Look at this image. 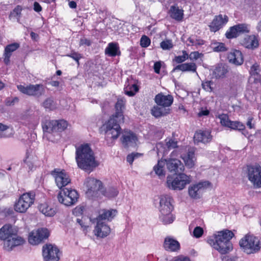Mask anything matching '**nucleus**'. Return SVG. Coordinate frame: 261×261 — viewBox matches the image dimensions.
Wrapping results in <instances>:
<instances>
[{"label":"nucleus","mask_w":261,"mask_h":261,"mask_svg":"<svg viewBox=\"0 0 261 261\" xmlns=\"http://www.w3.org/2000/svg\"><path fill=\"white\" fill-rule=\"evenodd\" d=\"M42 106L46 109L49 111H53L57 108L56 102L52 98H46L42 103Z\"/></svg>","instance_id":"nucleus-43"},{"label":"nucleus","mask_w":261,"mask_h":261,"mask_svg":"<svg viewBox=\"0 0 261 261\" xmlns=\"http://www.w3.org/2000/svg\"><path fill=\"white\" fill-rule=\"evenodd\" d=\"M0 240L4 241V248L7 251H11L14 247L25 243L24 239L18 236L10 224L4 225L0 229Z\"/></svg>","instance_id":"nucleus-4"},{"label":"nucleus","mask_w":261,"mask_h":261,"mask_svg":"<svg viewBox=\"0 0 261 261\" xmlns=\"http://www.w3.org/2000/svg\"><path fill=\"white\" fill-rule=\"evenodd\" d=\"M164 165L165 162L164 161L159 160L158 164L153 167V170L155 174L160 177L165 176V172L164 170Z\"/></svg>","instance_id":"nucleus-42"},{"label":"nucleus","mask_w":261,"mask_h":261,"mask_svg":"<svg viewBox=\"0 0 261 261\" xmlns=\"http://www.w3.org/2000/svg\"><path fill=\"white\" fill-rule=\"evenodd\" d=\"M166 167L168 171L175 174L183 172L185 166L181 161L177 159L169 158L165 160Z\"/></svg>","instance_id":"nucleus-19"},{"label":"nucleus","mask_w":261,"mask_h":261,"mask_svg":"<svg viewBox=\"0 0 261 261\" xmlns=\"http://www.w3.org/2000/svg\"><path fill=\"white\" fill-rule=\"evenodd\" d=\"M51 174L55 177L57 186L61 190L70 182L68 175L64 170L59 171V169H55Z\"/></svg>","instance_id":"nucleus-16"},{"label":"nucleus","mask_w":261,"mask_h":261,"mask_svg":"<svg viewBox=\"0 0 261 261\" xmlns=\"http://www.w3.org/2000/svg\"><path fill=\"white\" fill-rule=\"evenodd\" d=\"M200 55L198 51H193L189 55V58L191 60H196L200 57Z\"/></svg>","instance_id":"nucleus-57"},{"label":"nucleus","mask_w":261,"mask_h":261,"mask_svg":"<svg viewBox=\"0 0 261 261\" xmlns=\"http://www.w3.org/2000/svg\"><path fill=\"white\" fill-rule=\"evenodd\" d=\"M182 55L175 56L173 61L176 63L180 64L189 58V55L186 50H182Z\"/></svg>","instance_id":"nucleus-45"},{"label":"nucleus","mask_w":261,"mask_h":261,"mask_svg":"<svg viewBox=\"0 0 261 261\" xmlns=\"http://www.w3.org/2000/svg\"><path fill=\"white\" fill-rule=\"evenodd\" d=\"M101 193L104 196L111 198L116 197L119 193V191L115 187H109L106 188H102Z\"/></svg>","instance_id":"nucleus-39"},{"label":"nucleus","mask_w":261,"mask_h":261,"mask_svg":"<svg viewBox=\"0 0 261 261\" xmlns=\"http://www.w3.org/2000/svg\"><path fill=\"white\" fill-rule=\"evenodd\" d=\"M55 121L56 122L54 124L55 133L62 132L67 128L68 123L66 120L63 119L55 120Z\"/></svg>","instance_id":"nucleus-40"},{"label":"nucleus","mask_w":261,"mask_h":261,"mask_svg":"<svg viewBox=\"0 0 261 261\" xmlns=\"http://www.w3.org/2000/svg\"><path fill=\"white\" fill-rule=\"evenodd\" d=\"M17 88L19 91L24 94L29 96H37L38 97L41 95V91H43V85L40 84H30L27 86L20 85L17 86Z\"/></svg>","instance_id":"nucleus-17"},{"label":"nucleus","mask_w":261,"mask_h":261,"mask_svg":"<svg viewBox=\"0 0 261 261\" xmlns=\"http://www.w3.org/2000/svg\"><path fill=\"white\" fill-rule=\"evenodd\" d=\"M212 139L211 132L208 130H199L196 132L194 136L195 143L202 142L206 143L210 142Z\"/></svg>","instance_id":"nucleus-25"},{"label":"nucleus","mask_w":261,"mask_h":261,"mask_svg":"<svg viewBox=\"0 0 261 261\" xmlns=\"http://www.w3.org/2000/svg\"><path fill=\"white\" fill-rule=\"evenodd\" d=\"M241 44L245 47L254 49L258 47L259 43L257 37L255 35H247L241 41Z\"/></svg>","instance_id":"nucleus-24"},{"label":"nucleus","mask_w":261,"mask_h":261,"mask_svg":"<svg viewBox=\"0 0 261 261\" xmlns=\"http://www.w3.org/2000/svg\"><path fill=\"white\" fill-rule=\"evenodd\" d=\"M22 7L20 5H17L15 8L10 12L9 16L10 19L15 18L21 14L22 11Z\"/></svg>","instance_id":"nucleus-48"},{"label":"nucleus","mask_w":261,"mask_h":261,"mask_svg":"<svg viewBox=\"0 0 261 261\" xmlns=\"http://www.w3.org/2000/svg\"><path fill=\"white\" fill-rule=\"evenodd\" d=\"M55 122V120L50 119H46L42 121L41 125L43 132L49 134L55 133L54 129Z\"/></svg>","instance_id":"nucleus-38"},{"label":"nucleus","mask_w":261,"mask_h":261,"mask_svg":"<svg viewBox=\"0 0 261 261\" xmlns=\"http://www.w3.org/2000/svg\"><path fill=\"white\" fill-rule=\"evenodd\" d=\"M66 56L74 60L76 62L78 66L80 65L79 60L83 57L81 54L74 51H72L70 54L66 55Z\"/></svg>","instance_id":"nucleus-47"},{"label":"nucleus","mask_w":261,"mask_h":261,"mask_svg":"<svg viewBox=\"0 0 261 261\" xmlns=\"http://www.w3.org/2000/svg\"><path fill=\"white\" fill-rule=\"evenodd\" d=\"M260 71V66L257 63H255L251 66L249 73L251 76L254 78V82L255 83L261 82Z\"/></svg>","instance_id":"nucleus-36"},{"label":"nucleus","mask_w":261,"mask_h":261,"mask_svg":"<svg viewBox=\"0 0 261 261\" xmlns=\"http://www.w3.org/2000/svg\"><path fill=\"white\" fill-rule=\"evenodd\" d=\"M214 85V82L212 81L205 80L202 81V88L206 91L212 92L213 88L212 86Z\"/></svg>","instance_id":"nucleus-46"},{"label":"nucleus","mask_w":261,"mask_h":261,"mask_svg":"<svg viewBox=\"0 0 261 261\" xmlns=\"http://www.w3.org/2000/svg\"><path fill=\"white\" fill-rule=\"evenodd\" d=\"M139 89L138 86L134 83L133 78L127 79L124 88L125 94L129 96H133L139 91Z\"/></svg>","instance_id":"nucleus-30"},{"label":"nucleus","mask_w":261,"mask_h":261,"mask_svg":"<svg viewBox=\"0 0 261 261\" xmlns=\"http://www.w3.org/2000/svg\"><path fill=\"white\" fill-rule=\"evenodd\" d=\"M81 44H86L87 46H90L91 44V41L87 39H82L81 40Z\"/></svg>","instance_id":"nucleus-63"},{"label":"nucleus","mask_w":261,"mask_h":261,"mask_svg":"<svg viewBox=\"0 0 261 261\" xmlns=\"http://www.w3.org/2000/svg\"><path fill=\"white\" fill-rule=\"evenodd\" d=\"M168 13L171 18L178 22H180L183 20L184 10L182 9H179L177 4H174L170 7Z\"/></svg>","instance_id":"nucleus-29"},{"label":"nucleus","mask_w":261,"mask_h":261,"mask_svg":"<svg viewBox=\"0 0 261 261\" xmlns=\"http://www.w3.org/2000/svg\"><path fill=\"white\" fill-rule=\"evenodd\" d=\"M227 59L229 63L237 66L242 65L244 62L242 52L237 49H233L229 53Z\"/></svg>","instance_id":"nucleus-22"},{"label":"nucleus","mask_w":261,"mask_h":261,"mask_svg":"<svg viewBox=\"0 0 261 261\" xmlns=\"http://www.w3.org/2000/svg\"><path fill=\"white\" fill-rule=\"evenodd\" d=\"M49 236V231L46 228H38L36 231H32L28 237L29 242L33 245H38Z\"/></svg>","instance_id":"nucleus-14"},{"label":"nucleus","mask_w":261,"mask_h":261,"mask_svg":"<svg viewBox=\"0 0 261 261\" xmlns=\"http://www.w3.org/2000/svg\"><path fill=\"white\" fill-rule=\"evenodd\" d=\"M161 68V63L160 62H156L153 65V69L156 73H160Z\"/></svg>","instance_id":"nucleus-59"},{"label":"nucleus","mask_w":261,"mask_h":261,"mask_svg":"<svg viewBox=\"0 0 261 261\" xmlns=\"http://www.w3.org/2000/svg\"><path fill=\"white\" fill-rule=\"evenodd\" d=\"M154 101L158 106H154L151 110L153 116L159 118L170 113L171 110L169 107L173 101V97L171 95L160 93L155 95Z\"/></svg>","instance_id":"nucleus-6"},{"label":"nucleus","mask_w":261,"mask_h":261,"mask_svg":"<svg viewBox=\"0 0 261 261\" xmlns=\"http://www.w3.org/2000/svg\"><path fill=\"white\" fill-rule=\"evenodd\" d=\"M228 72V66L222 63L218 64L214 66L212 74L217 79H224Z\"/></svg>","instance_id":"nucleus-23"},{"label":"nucleus","mask_w":261,"mask_h":261,"mask_svg":"<svg viewBox=\"0 0 261 261\" xmlns=\"http://www.w3.org/2000/svg\"><path fill=\"white\" fill-rule=\"evenodd\" d=\"M88 190L87 194L92 197L96 196L98 192L101 193L103 186L102 182L93 177H89L87 179Z\"/></svg>","instance_id":"nucleus-18"},{"label":"nucleus","mask_w":261,"mask_h":261,"mask_svg":"<svg viewBox=\"0 0 261 261\" xmlns=\"http://www.w3.org/2000/svg\"><path fill=\"white\" fill-rule=\"evenodd\" d=\"M143 154L138 152H132L130 154H129L126 156V161L129 164H132L134 162V160L139 158L142 156Z\"/></svg>","instance_id":"nucleus-52"},{"label":"nucleus","mask_w":261,"mask_h":261,"mask_svg":"<svg viewBox=\"0 0 261 261\" xmlns=\"http://www.w3.org/2000/svg\"><path fill=\"white\" fill-rule=\"evenodd\" d=\"M197 65L195 63H186L179 64L173 68L172 72L176 70H180L182 72H196L198 74L197 71Z\"/></svg>","instance_id":"nucleus-32"},{"label":"nucleus","mask_w":261,"mask_h":261,"mask_svg":"<svg viewBox=\"0 0 261 261\" xmlns=\"http://www.w3.org/2000/svg\"><path fill=\"white\" fill-rule=\"evenodd\" d=\"M228 127L231 129H237L238 130H244L245 128V125L239 121H230V123H229Z\"/></svg>","instance_id":"nucleus-44"},{"label":"nucleus","mask_w":261,"mask_h":261,"mask_svg":"<svg viewBox=\"0 0 261 261\" xmlns=\"http://www.w3.org/2000/svg\"><path fill=\"white\" fill-rule=\"evenodd\" d=\"M211 185V183L207 180L200 181L196 184L191 185L189 187V195L193 199H200L201 196V191L207 188Z\"/></svg>","instance_id":"nucleus-15"},{"label":"nucleus","mask_w":261,"mask_h":261,"mask_svg":"<svg viewBox=\"0 0 261 261\" xmlns=\"http://www.w3.org/2000/svg\"><path fill=\"white\" fill-rule=\"evenodd\" d=\"M76 223H78L81 226V228L83 229V230L85 232V233H86L87 231V228H88V226L85 225V223L83 222V221L80 218L76 219Z\"/></svg>","instance_id":"nucleus-56"},{"label":"nucleus","mask_w":261,"mask_h":261,"mask_svg":"<svg viewBox=\"0 0 261 261\" xmlns=\"http://www.w3.org/2000/svg\"><path fill=\"white\" fill-rule=\"evenodd\" d=\"M234 233L229 230L224 229L218 231L207 240V243L215 249L222 254L229 253L233 249L230 240L234 237Z\"/></svg>","instance_id":"nucleus-3"},{"label":"nucleus","mask_w":261,"mask_h":261,"mask_svg":"<svg viewBox=\"0 0 261 261\" xmlns=\"http://www.w3.org/2000/svg\"><path fill=\"white\" fill-rule=\"evenodd\" d=\"M210 114V111L206 109H203V108H201V109L199 110V112L198 113V116L199 117H202L204 116H207Z\"/></svg>","instance_id":"nucleus-58"},{"label":"nucleus","mask_w":261,"mask_h":261,"mask_svg":"<svg viewBox=\"0 0 261 261\" xmlns=\"http://www.w3.org/2000/svg\"><path fill=\"white\" fill-rule=\"evenodd\" d=\"M173 201L172 197L168 195H163L160 197L158 207L160 212L159 220L165 225L171 224L175 220V217L172 214L174 209Z\"/></svg>","instance_id":"nucleus-5"},{"label":"nucleus","mask_w":261,"mask_h":261,"mask_svg":"<svg viewBox=\"0 0 261 261\" xmlns=\"http://www.w3.org/2000/svg\"><path fill=\"white\" fill-rule=\"evenodd\" d=\"M191 182L190 176H188L183 172L176 174L174 175H168L167 177V186L173 190H181L187 185Z\"/></svg>","instance_id":"nucleus-7"},{"label":"nucleus","mask_w":261,"mask_h":261,"mask_svg":"<svg viewBox=\"0 0 261 261\" xmlns=\"http://www.w3.org/2000/svg\"><path fill=\"white\" fill-rule=\"evenodd\" d=\"M124 108V101L118 99L115 105V113L101 126V129L105 133V139L109 146H113L115 141L122 133L120 123L124 122L123 109Z\"/></svg>","instance_id":"nucleus-1"},{"label":"nucleus","mask_w":261,"mask_h":261,"mask_svg":"<svg viewBox=\"0 0 261 261\" xmlns=\"http://www.w3.org/2000/svg\"><path fill=\"white\" fill-rule=\"evenodd\" d=\"M30 36L32 39L35 41H37L39 38V35L33 32H31Z\"/></svg>","instance_id":"nucleus-62"},{"label":"nucleus","mask_w":261,"mask_h":261,"mask_svg":"<svg viewBox=\"0 0 261 261\" xmlns=\"http://www.w3.org/2000/svg\"><path fill=\"white\" fill-rule=\"evenodd\" d=\"M15 132L13 127L0 123V138H8L13 136Z\"/></svg>","instance_id":"nucleus-35"},{"label":"nucleus","mask_w":261,"mask_h":261,"mask_svg":"<svg viewBox=\"0 0 261 261\" xmlns=\"http://www.w3.org/2000/svg\"><path fill=\"white\" fill-rule=\"evenodd\" d=\"M38 209L41 213L47 217H53L57 212L55 208L49 206L46 203L39 204Z\"/></svg>","instance_id":"nucleus-37"},{"label":"nucleus","mask_w":261,"mask_h":261,"mask_svg":"<svg viewBox=\"0 0 261 261\" xmlns=\"http://www.w3.org/2000/svg\"><path fill=\"white\" fill-rule=\"evenodd\" d=\"M240 247L247 254L254 253L260 249L258 239L252 236L246 235L239 242Z\"/></svg>","instance_id":"nucleus-9"},{"label":"nucleus","mask_w":261,"mask_h":261,"mask_svg":"<svg viewBox=\"0 0 261 261\" xmlns=\"http://www.w3.org/2000/svg\"><path fill=\"white\" fill-rule=\"evenodd\" d=\"M193 236L196 238H199L203 233V228L200 226H196L193 230Z\"/></svg>","instance_id":"nucleus-55"},{"label":"nucleus","mask_w":261,"mask_h":261,"mask_svg":"<svg viewBox=\"0 0 261 261\" xmlns=\"http://www.w3.org/2000/svg\"><path fill=\"white\" fill-rule=\"evenodd\" d=\"M117 211L114 209L101 210L96 218V221L103 222V220L111 221L117 215Z\"/></svg>","instance_id":"nucleus-28"},{"label":"nucleus","mask_w":261,"mask_h":261,"mask_svg":"<svg viewBox=\"0 0 261 261\" xmlns=\"http://www.w3.org/2000/svg\"><path fill=\"white\" fill-rule=\"evenodd\" d=\"M166 145L168 149H172L177 148V142L175 139H166L165 140Z\"/></svg>","instance_id":"nucleus-49"},{"label":"nucleus","mask_w":261,"mask_h":261,"mask_svg":"<svg viewBox=\"0 0 261 261\" xmlns=\"http://www.w3.org/2000/svg\"><path fill=\"white\" fill-rule=\"evenodd\" d=\"M195 151L192 149L188 150V152L181 155L185 165L189 168H192L194 166Z\"/></svg>","instance_id":"nucleus-34"},{"label":"nucleus","mask_w":261,"mask_h":261,"mask_svg":"<svg viewBox=\"0 0 261 261\" xmlns=\"http://www.w3.org/2000/svg\"><path fill=\"white\" fill-rule=\"evenodd\" d=\"M105 52L106 55L111 57L120 56L121 55L119 45L116 42L109 43L106 48Z\"/></svg>","instance_id":"nucleus-33"},{"label":"nucleus","mask_w":261,"mask_h":261,"mask_svg":"<svg viewBox=\"0 0 261 261\" xmlns=\"http://www.w3.org/2000/svg\"><path fill=\"white\" fill-rule=\"evenodd\" d=\"M75 160L78 167L85 171L91 172L98 166L94 152L88 143L76 147Z\"/></svg>","instance_id":"nucleus-2"},{"label":"nucleus","mask_w":261,"mask_h":261,"mask_svg":"<svg viewBox=\"0 0 261 261\" xmlns=\"http://www.w3.org/2000/svg\"><path fill=\"white\" fill-rule=\"evenodd\" d=\"M250 31V25L245 23H238L230 27L226 32L225 36L228 39H232L241 35L249 33Z\"/></svg>","instance_id":"nucleus-12"},{"label":"nucleus","mask_w":261,"mask_h":261,"mask_svg":"<svg viewBox=\"0 0 261 261\" xmlns=\"http://www.w3.org/2000/svg\"><path fill=\"white\" fill-rule=\"evenodd\" d=\"M163 247L169 252H177L180 250V243L175 239L171 237L165 238Z\"/></svg>","instance_id":"nucleus-21"},{"label":"nucleus","mask_w":261,"mask_h":261,"mask_svg":"<svg viewBox=\"0 0 261 261\" xmlns=\"http://www.w3.org/2000/svg\"><path fill=\"white\" fill-rule=\"evenodd\" d=\"M160 46L163 50H170L173 45L171 40H166L161 42Z\"/></svg>","instance_id":"nucleus-50"},{"label":"nucleus","mask_w":261,"mask_h":261,"mask_svg":"<svg viewBox=\"0 0 261 261\" xmlns=\"http://www.w3.org/2000/svg\"><path fill=\"white\" fill-rule=\"evenodd\" d=\"M150 39L146 35L142 36L140 39V45L142 47H147L150 44Z\"/></svg>","instance_id":"nucleus-53"},{"label":"nucleus","mask_w":261,"mask_h":261,"mask_svg":"<svg viewBox=\"0 0 261 261\" xmlns=\"http://www.w3.org/2000/svg\"><path fill=\"white\" fill-rule=\"evenodd\" d=\"M24 162L26 163L27 167L30 170H32L33 168V164L32 162L29 161H27L26 160H24Z\"/></svg>","instance_id":"nucleus-64"},{"label":"nucleus","mask_w":261,"mask_h":261,"mask_svg":"<svg viewBox=\"0 0 261 261\" xmlns=\"http://www.w3.org/2000/svg\"><path fill=\"white\" fill-rule=\"evenodd\" d=\"M33 9L35 11L37 12H40L42 11V8L39 3L35 2L33 5Z\"/></svg>","instance_id":"nucleus-60"},{"label":"nucleus","mask_w":261,"mask_h":261,"mask_svg":"<svg viewBox=\"0 0 261 261\" xmlns=\"http://www.w3.org/2000/svg\"><path fill=\"white\" fill-rule=\"evenodd\" d=\"M20 46L18 43H13L7 45L5 48L4 62L6 65L10 63V58L12 53L17 49Z\"/></svg>","instance_id":"nucleus-31"},{"label":"nucleus","mask_w":261,"mask_h":261,"mask_svg":"<svg viewBox=\"0 0 261 261\" xmlns=\"http://www.w3.org/2000/svg\"><path fill=\"white\" fill-rule=\"evenodd\" d=\"M219 118L220 119V123L223 126L228 127L229 123H230V120H229L228 116L227 114H222L219 115Z\"/></svg>","instance_id":"nucleus-51"},{"label":"nucleus","mask_w":261,"mask_h":261,"mask_svg":"<svg viewBox=\"0 0 261 261\" xmlns=\"http://www.w3.org/2000/svg\"><path fill=\"white\" fill-rule=\"evenodd\" d=\"M211 47L215 52H224L227 50V48L224 43L216 41L212 42Z\"/></svg>","instance_id":"nucleus-41"},{"label":"nucleus","mask_w":261,"mask_h":261,"mask_svg":"<svg viewBox=\"0 0 261 261\" xmlns=\"http://www.w3.org/2000/svg\"><path fill=\"white\" fill-rule=\"evenodd\" d=\"M110 227L103 222L96 221V226L95 227V234L100 238H105L110 233Z\"/></svg>","instance_id":"nucleus-27"},{"label":"nucleus","mask_w":261,"mask_h":261,"mask_svg":"<svg viewBox=\"0 0 261 261\" xmlns=\"http://www.w3.org/2000/svg\"><path fill=\"white\" fill-rule=\"evenodd\" d=\"M58 247L55 244H46L42 247V256L44 261H59L61 255Z\"/></svg>","instance_id":"nucleus-11"},{"label":"nucleus","mask_w":261,"mask_h":261,"mask_svg":"<svg viewBox=\"0 0 261 261\" xmlns=\"http://www.w3.org/2000/svg\"><path fill=\"white\" fill-rule=\"evenodd\" d=\"M19 98L17 97H8L5 100V104L7 106H14L15 103H18Z\"/></svg>","instance_id":"nucleus-54"},{"label":"nucleus","mask_w":261,"mask_h":261,"mask_svg":"<svg viewBox=\"0 0 261 261\" xmlns=\"http://www.w3.org/2000/svg\"><path fill=\"white\" fill-rule=\"evenodd\" d=\"M35 194L30 192L23 194L14 205L15 210L19 213H24L28 208L33 204L35 200Z\"/></svg>","instance_id":"nucleus-10"},{"label":"nucleus","mask_w":261,"mask_h":261,"mask_svg":"<svg viewBox=\"0 0 261 261\" xmlns=\"http://www.w3.org/2000/svg\"><path fill=\"white\" fill-rule=\"evenodd\" d=\"M228 21V17L222 14L216 15L209 25L210 30L211 32H216L222 29Z\"/></svg>","instance_id":"nucleus-20"},{"label":"nucleus","mask_w":261,"mask_h":261,"mask_svg":"<svg viewBox=\"0 0 261 261\" xmlns=\"http://www.w3.org/2000/svg\"><path fill=\"white\" fill-rule=\"evenodd\" d=\"M59 202L66 206L75 204L78 200L77 192L73 189L63 188L58 194Z\"/></svg>","instance_id":"nucleus-8"},{"label":"nucleus","mask_w":261,"mask_h":261,"mask_svg":"<svg viewBox=\"0 0 261 261\" xmlns=\"http://www.w3.org/2000/svg\"><path fill=\"white\" fill-rule=\"evenodd\" d=\"M249 180L256 188L261 187V166L258 164L247 166Z\"/></svg>","instance_id":"nucleus-13"},{"label":"nucleus","mask_w":261,"mask_h":261,"mask_svg":"<svg viewBox=\"0 0 261 261\" xmlns=\"http://www.w3.org/2000/svg\"><path fill=\"white\" fill-rule=\"evenodd\" d=\"M120 141L125 147H127L128 145L136 144L138 141V138L132 131H126L121 137Z\"/></svg>","instance_id":"nucleus-26"},{"label":"nucleus","mask_w":261,"mask_h":261,"mask_svg":"<svg viewBox=\"0 0 261 261\" xmlns=\"http://www.w3.org/2000/svg\"><path fill=\"white\" fill-rule=\"evenodd\" d=\"M68 5L70 8L75 9L76 8V3L74 1L70 0L68 1Z\"/></svg>","instance_id":"nucleus-61"}]
</instances>
